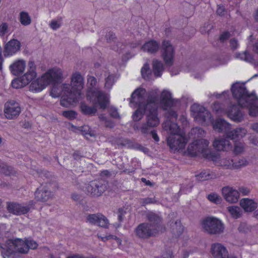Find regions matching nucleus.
I'll list each match as a JSON object with an SVG mask.
<instances>
[{
  "label": "nucleus",
  "instance_id": "nucleus-39",
  "mask_svg": "<svg viewBox=\"0 0 258 258\" xmlns=\"http://www.w3.org/2000/svg\"><path fill=\"white\" fill-rule=\"evenodd\" d=\"M229 212L232 215V216L237 219L240 217L241 215V209L237 206H230L227 208Z\"/></svg>",
  "mask_w": 258,
  "mask_h": 258
},
{
  "label": "nucleus",
  "instance_id": "nucleus-50",
  "mask_svg": "<svg viewBox=\"0 0 258 258\" xmlns=\"http://www.w3.org/2000/svg\"><path fill=\"white\" fill-rule=\"evenodd\" d=\"M62 114L70 119L75 118L77 115V113L73 110L63 111Z\"/></svg>",
  "mask_w": 258,
  "mask_h": 258
},
{
  "label": "nucleus",
  "instance_id": "nucleus-55",
  "mask_svg": "<svg viewBox=\"0 0 258 258\" xmlns=\"http://www.w3.org/2000/svg\"><path fill=\"white\" fill-rule=\"evenodd\" d=\"M210 175L209 173H207L206 172H202L197 176V178L199 180H206L210 178Z\"/></svg>",
  "mask_w": 258,
  "mask_h": 258
},
{
  "label": "nucleus",
  "instance_id": "nucleus-60",
  "mask_svg": "<svg viewBox=\"0 0 258 258\" xmlns=\"http://www.w3.org/2000/svg\"><path fill=\"white\" fill-rule=\"evenodd\" d=\"M134 148L137 150L142 151L145 153H148L149 152V149L141 145V144H136L134 146Z\"/></svg>",
  "mask_w": 258,
  "mask_h": 258
},
{
  "label": "nucleus",
  "instance_id": "nucleus-54",
  "mask_svg": "<svg viewBox=\"0 0 258 258\" xmlns=\"http://www.w3.org/2000/svg\"><path fill=\"white\" fill-rule=\"evenodd\" d=\"M28 70L27 72L28 73H36V66L35 64V62L33 60H30L28 64Z\"/></svg>",
  "mask_w": 258,
  "mask_h": 258
},
{
  "label": "nucleus",
  "instance_id": "nucleus-42",
  "mask_svg": "<svg viewBox=\"0 0 258 258\" xmlns=\"http://www.w3.org/2000/svg\"><path fill=\"white\" fill-rule=\"evenodd\" d=\"M197 146L195 144V142L190 144L187 148V152L188 154L191 156H196L199 154V150L197 149Z\"/></svg>",
  "mask_w": 258,
  "mask_h": 258
},
{
  "label": "nucleus",
  "instance_id": "nucleus-20",
  "mask_svg": "<svg viewBox=\"0 0 258 258\" xmlns=\"http://www.w3.org/2000/svg\"><path fill=\"white\" fill-rule=\"evenodd\" d=\"M222 192L226 201L230 203H236L239 198V194L238 190L229 186L222 188Z\"/></svg>",
  "mask_w": 258,
  "mask_h": 258
},
{
  "label": "nucleus",
  "instance_id": "nucleus-53",
  "mask_svg": "<svg viewBox=\"0 0 258 258\" xmlns=\"http://www.w3.org/2000/svg\"><path fill=\"white\" fill-rule=\"evenodd\" d=\"M126 211L123 208H119L117 212V218L119 224L118 226H119L120 223L122 222L124 219V215L126 214Z\"/></svg>",
  "mask_w": 258,
  "mask_h": 258
},
{
  "label": "nucleus",
  "instance_id": "nucleus-64",
  "mask_svg": "<svg viewBox=\"0 0 258 258\" xmlns=\"http://www.w3.org/2000/svg\"><path fill=\"white\" fill-rule=\"evenodd\" d=\"M238 192H239V194L240 193L243 196H246V195H247L249 193L250 190H249V189H248L247 187H245L244 186H241L239 188Z\"/></svg>",
  "mask_w": 258,
  "mask_h": 258
},
{
  "label": "nucleus",
  "instance_id": "nucleus-13",
  "mask_svg": "<svg viewBox=\"0 0 258 258\" xmlns=\"http://www.w3.org/2000/svg\"><path fill=\"white\" fill-rule=\"evenodd\" d=\"M174 49L170 42L164 40L162 42L161 54L166 66L170 67L173 63Z\"/></svg>",
  "mask_w": 258,
  "mask_h": 258
},
{
  "label": "nucleus",
  "instance_id": "nucleus-1",
  "mask_svg": "<svg viewBox=\"0 0 258 258\" xmlns=\"http://www.w3.org/2000/svg\"><path fill=\"white\" fill-rule=\"evenodd\" d=\"M231 92L239 106L248 109L249 114L253 117L258 115V97L255 94H249L243 84L236 83L232 85Z\"/></svg>",
  "mask_w": 258,
  "mask_h": 258
},
{
  "label": "nucleus",
  "instance_id": "nucleus-31",
  "mask_svg": "<svg viewBox=\"0 0 258 258\" xmlns=\"http://www.w3.org/2000/svg\"><path fill=\"white\" fill-rule=\"evenodd\" d=\"M196 146H197V149L199 150V154H202L203 156L207 155L208 154V147L209 144V142L208 140L204 139H201L197 140L195 141Z\"/></svg>",
  "mask_w": 258,
  "mask_h": 258
},
{
  "label": "nucleus",
  "instance_id": "nucleus-19",
  "mask_svg": "<svg viewBox=\"0 0 258 258\" xmlns=\"http://www.w3.org/2000/svg\"><path fill=\"white\" fill-rule=\"evenodd\" d=\"M211 253L214 258H229V253L226 248L219 243L211 245Z\"/></svg>",
  "mask_w": 258,
  "mask_h": 258
},
{
  "label": "nucleus",
  "instance_id": "nucleus-9",
  "mask_svg": "<svg viewBox=\"0 0 258 258\" xmlns=\"http://www.w3.org/2000/svg\"><path fill=\"white\" fill-rule=\"evenodd\" d=\"M35 203L33 200L23 204L10 202L7 203V208L10 213L13 214L17 215H24L28 213L30 209L34 208Z\"/></svg>",
  "mask_w": 258,
  "mask_h": 258
},
{
  "label": "nucleus",
  "instance_id": "nucleus-61",
  "mask_svg": "<svg viewBox=\"0 0 258 258\" xmlns=\"http://www.w3.org/2000/svg\"><path fill=\"white\" fill-rule=\"evenodd\" d=\"M109 114L113 118H119V114L115 108L111 107L109 109Z\"/></svg>",
  "mask_w": 258,
  "mask_h": 258
},
{
  "label": "nucleus",
  "instance_id": "nucleus-48",
  "mask_svg": "<svg viewBox=\"0 0 258 258\" xmlns=\"http://www.w3.org/2000/svg\"><path fill=\"white\" fill-rule=\"evenodd\" d=\"M114 83V76L113 75H109L105 79V87L106 88L110 89Z\"/></svg>",
  "mask_w": 258,
  "mask_h": 258
},
{
  "label": "nucleus",
  "instance_id": "nucleus-7",
  "mask_svg": "<svg viewBox=\"0 0 258 258\" xmlns=\"http://www.w3.org/2000/svg\"><path fill=\"white\" fill-rule=\"evenodd\" d=\"M80 91L71 87L69 84H63V93L61 96L60 104L61 106L68 107L78 101Z\"/></svg>",
  "mask_w": 258,
  "mask_h": 258
},
{
  "label": "nucleus",
  "instance_id": "nucleus-34",
  "mask_svg": "<svg viewBox=\"0 0 258 258\" xmlns=\"http://www.w3.org/2000/svg\"><path fill=\"white\" fill-rule=\"evenodd\" d=\"M163 70V64L161 61L157 59L153 61V71L155 77H160Z\"/></svg>",
  "mask_w": 258,
  "mask_h": 258
},
{
  "label": "nucleus",
  "instance_id": "nucleus-36",
  "mask_svg": "<svg viewBox=\"0 0 258 258\" xmlns=\"http://www.w3.org/2000/svg\"><path fill=\"white\" fill-rule=\"evenodd\" d=\"M235 57L250 63H253L254 61L252 55L247 51H245L243 53H236Z\"/></svg>",
  "mask_w": 258,
  "mask_h": 258
},
{
  "label": "nucleus",
  "instance_id": "nucleus-52",
  "mask_svg": "<svg viewBox=\"0 0 258 258\" xmlns=\"http://www.w3.org/2000/svg\"><path fill=\"white\" fill-rule=\"evenodd\" d=\"M61 19L62 18L60 17L59 18V21L54 20H52L49 24L50 28L53 30H56L59 28H60V27L61 26L60 22L61 21Z\"/></svg>",
  "mask_w": 258,
  "mask_h": 258
},
{
  "label": "nucleus",
  "instance_id": "nucleus-43",
  "mask_svg": "<svg viewBox=\"0 0 258 258\" xmlns=\"http://www.w3.org/2000/svg\"><path fill=\"white\" fill-rule=\"evenodd\" d=\"M100 215V214H89L87 217V220L91 224L97 225Z\"/></svg>",
  "mask_w": 258,
  "mask_h": 258
},
{
  "label": "nucleus",
  "instance_id": "nucleus-51",
  "mask_svg": "<svg viewBox=\"0 0 258 258\" xmlns=\"http://www.w3.org/2000/svg\"><path fill=\"white\" fill-rule=\"evenodd\" d=\"M156 202L155 198H146L141 199L140 203L142 206H145L146 205L154 204Z\"/></svg>",
  "mask_w": 258,
  "mask_h": 258
},
{
  "label": "nucleus",
  "instance_id": "nucleus-44",
  "mask_svg": "<svg viewBox=\"0 0 258 258\" xmlns=\"http://www.w3.org/2000/svg\"><path fill=\"white\" fill-rule=\"evenodd\" d=\"M207 198L210 202L217 204L220 203L222 200L221 198L215 193L209 194L208 195Z\"/></svg>",
  "mask_w": 258,
  "mask_h": 258
},
{
  "label": "nucleus",
  "instance_id": "nucleus-38",
  "mask_svg": "<svg viewBox=\"0 0 258 258\" xmlns=\"http://www.w3.org/2000/svg\"><path fill=\"white\" fill-rule=\"evenodd\" d=\"M20 21L23 25L27 26L31 24V19L27 12H21L20 13Z\"/></svg>",
  "mask_w": 258,
  "mask_h": 258
},
{
  "label": "nucleus",
  "instance_id": "nucleus-57",
  "mask_svg": "<svg viewBox=\"0 0 258 258\" xmlns=\"http://www.w3.org/2000/svg\"><path fill=\"white\" fill-rule=\"evenodd\" d=\"M8 25L6 23H3L0 26V36H4L7 32Z\"/></svg>",
  "mask_w": 258,
  "mask_h": 258
},
{
  "label": "nucleus",
  "instance_id": "nucleus-16",
  "mask_svg": "<svg viewBox=\"0 0 258 258\" xmlns=\"http://www.w3.org/2000/svg\"><path fill=\"white\" fill-rule=\"evenodd\" d=\"M167 141L169 147L174 150H179L184 148L187 143L186 138L179 134L169 135L167 138Z\"/></svg>",
  "mask_w": 258,
  "mask_h": 258
},
{
  "label": "nucleus",
  "instance_id": "nucleus-15",
  "mask_svg": "<svg viewBox=\"0 0 258 258\" xmlns=\"http://www.w3.org/2000/svg\"><path fill=\"white\" fill-rule=\"evenodd\" d=\"M5 114L9 119L17 118L21 112L19 104L14 100H10L6 103L5 105Z\"/></svg>",
  "mask_w": 258,
  "mask_h": 258
},
{
  "label": "nucleus",
  "instance_id": "nucleus-11",
  "mask_svg": "<svg viewBox=\"0 0 258 258\" xmlns=\"http://www.w3.org/2000/svg\"><path fill=\"white\" fill-rule=\"evenodd\" d=\"M158 232L159 229L152 228V225L147 222L140 224L135 229L136 236L144 239L155 236Z\"/></svg>",
  "mask_w": 258,
  "mask_h": 258
},
{
  "label": "nucleus",
  "instance_id": "nucleus-49",
  "mask_svg": "<svg viewBox=\"0 0 258 258\" xmlns=\"http://www.w3.org/2000/svg\"><path fill=\"white\" fill-rule=\"evenodd\" d=\"M0 168H1L2 172L6 175H8L12 173L13 168L6 164L2 163L0 165Z\"/></svg>",
  "mask_w": 258,
  "mask_h": 258
},
{
  "label": "nucleus",
  "instance_id": "nucleus-17",
  "mask_svg": "<svg viewBox=\"0 0 258 258\" xmlns=\"http://www.w3.org/2000/svg\"><path fill=\"white\" fill-rule=\"evenodd\" d=\"M239 105V104L231 105L226 111L228 117L236 122H240L244 119V113L242 111Z\"/></svg>",
  "mask_w": 258,
  "mask_h": 258
},
{
  "label": "nucleus",
  "instance_id": "nucleus-2",
  "mask_svg": "<svg viewBox=\"0 0 258 258\" xmlns=\"http://www.w3.org/2000/svg\"><path fill=\"white\" fill-rule=\"evenodd\" d=\"M157 95L153 93L149 94L146 102L145 109L147 110L146 121L141 125V133L144 136L148 135L150 129L157 126L159 124V119L157 113Z\"/></svg>",
  "mask_w": 258,
  "mask_h": 258
},
{
  "label": "nucleus",
  "instance_id": "nucleus-23",
  "mask_svg": "<svg viewBox=\"0 0 258 258\" xmlns=\"http://www.w3.org/2000/svg\"><path fill=\"white\" fill-rule=\"evenodd\" d=\"M226 138L216 139L213 142V146L217 151H227L231 148V144L229 140Z\"/></svg>",
  "mask_w": 258,
  "mask_h": 258
},
{
  "label": "nucleus",
  "instance_id": "nucleus-33",
  "mask_svg": "<svg viewBox=\"0 0 258 258\" xmlns=\"http://www.w3.org/2000/svg\"><path fill=\"white\" fill-rule=\"evenodd\" d=\"M94 105L93 106H90L84 102H81L80 104V108L83 114L87 115H94L97 112V108L95 105L97 104H95L93 102ZM99 105V104H98Z\"/></svg>",
  "mask_w": 258,
  "mask_h": 258
},
{
  "label": "nucleus",
  "instance_id": "nucleus-21",
  "mask_svg": "<svg viewBox=\"0 0 258 258\" xmlns=\"http://www.w3.org/2000/svg\"><path fill=\"white\" fill-rule=\"evenodd\" d=\"M52 192L45 186L38 187L35 192V199L39 202H46L52 198Z\"/></svg>",
  "mask_w": 258,
  "mask_h": 258
},
{
  "label": "nucleus",
  "instance_id": "nucleus-56",
  "mask_svg": "<svg viewBox=\"0 0 258 258\" xmlns=\"http://www.w3.org/2000/svg\"><path fill=\"white\" fill-rule=\"evenodd\" d=\"M106 39L108 43L114 42L116 39L114 33L111 32H108L106 35Z\"/></svg>",
  "mask_w": 258,
  "mask_h": 258
},
{
  "label": "nucleus",
  "instance_id": "nucleus-37",
  "mask_svg": "<svg viewBox=\"0 0 258 258\" xmlns=\"http://www.w3.org/2000/svg\"><path fill=\"white\" fill-rule=\"evenodd\" d=\"M37 73H31L27 72L25 74H24L21 78V81L22 85H26L28 84L30 82L33 81L34 79L36 77Z\"/></svg>",
  "mask_w": 258,
  "mask_h": 258
},
{
  "label": "nucleus",
  "instance_id": "nucleus-46",
  "mask_svg": "<svg viewBox=\"0 0 258 258\" xmlns=\"http://www.w3.org/2000/svg\"><path fill=\"white\" fill-rule=\"evenodd\" d=\"M220 164L226 168H233V159H222L220 161Z\"/></svg>",
  "mask_w": 258,
  "mask_h": 258
},
{
  "label": "nucleus",
  "instance_id": "nucleus-59",
  "mask_svg": "<svg viewBox=\"0 0 258 258\" xmlns=\"http://www.w3.org/2000/svg\"><path fill=\"white\" fill-rule=\"evenodd\" d=\"M231 36L230 33L228 31H225L222 33L220 36L219 39L221 42H224L227 40Z\"/></svg>",
  "mask_w": 258,
  "mask_h": 258
},
{
  "label": "nucleus",
  "instance_id": "nucleus-18",
  "mask_svg": "<svg viewBox=\"0 0 258 258\" xmlns=\"http://www.w3.org/2000/svg\"><path fill=\"white\" fill-rule=\"evenodd\" d=\"M17 244V247H19L21 253H26L28 252L30 248L34 249L38 246V244L36 241L33 240H23L20 238L13 239Z\"/></svg>",
  "mask_w": 258,
  "mask_h": 258
},
{
  "label": "nucleus",
  "instance_id": "nucleus-28",
  "mask_svg": "<svg viewBox=\"0 0 258 258\" xmlns=\"http://www.w3.org/2000/svg\"><path fill=\"white\" fill-rule=\"evenodd\" d=\"M159 48V44L155 40H151L145 43L142 47L144 51L150 54L156 53Z\"/></svg>",
  "mask_w": 258,
  "mask_h": 258
},
{
  "label": "nucleus",
  "instance_id": "nucleus-27",
  "mask_svg": "<svg viewBox=\"0 0 258 258\" xmlns=\"http://www.w3.org/2000/svg\"><path fill=\"white\" fill-rule=\"evenodd\" d=\"M84 79L83 77L79 73H75L73 74L71 78V87L78 89L80 91L83 87Z\"/></svg>",
  "mask_w": 258,
  "mask_h": 258
},
{
  "label": "nucleus",
  "instance_id": "nucleus-35",
  "mask_svg": "<svg viewBox=\"0 0 258 258\" xmlns=\"http://www.w3.org/2000/svg\"><path fill=\"white\" fill-rule=\"evenodd\" d=\"M170 226L172 233L175 235L179 236L182 233L183 227L181 225L180 221H172L170 224Z\"/></svg>",
  "mask_w": 258,
  "mask_h": 258
},
{
  "label": "nucleus",
  "instance_id": "nucleus-29",
  "mask_svg": "<svg viewBox=\"0 0 258 258\" xmlns=\"http://www.w3.org/2000/svg\"><path fill=\"white\" fill-rule=\"evenodd\" d=\"M161 102L164 106V109H167L173 105V99L171 97V94L164 90L161 95Z\"/></svg>",
  "mask_w": 258,
  "mask_h": 258
},
{
  "label": "nucleus",
  "instance_id": "nucleus-4",
  "mask_svg": "<svg viewBox=\"0 0 258 258\" xmlns=\"http://www.w3.org/2000/svg\"><path fill=\"white\" fill-rule=\"evenodd\" d=\"M96 83L97 80L94 77L88 76L87 84L89 86V89L87 93V98L95 104H99L100 107L104 109L107 107L108 99L104 93L95 88Z\"/></svg>",
  "mask_w": 258,
  "mask_h": 258
},
{
  "label": "nucleus",
  "instance_id": "nucleus-10",
  "mask_svg": "<svg viewBox=\"0 0 258 258\" xmlns=\"http://www.w3.org/2000/svg\"><path fill=\"white\" fill-rule=\"evenodd\" d=\"M107 183L103 180H93L90 181L86 186L87 194L92 197L101 196L107 189Z\"/></svg>",
  "mask_w": 258,
  "mask_h": 258
},
{
  "label": "nucleus",
  "instance_id": "nucleus-24",
  "mask_svg": "<svg viewBox=\"0 0 258 258\" xmlns=\"http://www.w3.org/2000/svg\"><path fill=\"white\" fill-rule=\"evenodd\" d=\"M163 129L166 131L170 135H176L179 133L180 128L178 125L174 122V121H171L170 119H166L162 123Z\"/></svg>",
  "mask_w": 258,
  "mask_h": 258
},
{
  "label": "nucleus",
  "instance_id": "nucleus-5",
  "mask_svg": "<svg viewBox=\"0 0 258 258\" xmlns=\"http://www.w3.org/2000/svg\"><path fill=\"white\" fill-rule=\"evenodd\" d=\"M213 128L218 132H225L226 138L230 139L232 140L241 138L246 134V130L243 127L236 128L230 131V124L222 118L216 120L215 123L213 124Z\"/></svg>",
  "mask_w": 258,
  "mask_h": 258
},
{
  "label": "nucleus",
  "instance_id": "nucleus-62",
  "mask_svg": "<svg viewBox=\"0 0 258 258\" xmlns=\"http://www.w3.org/2000/svg\"><path fill=\"white\" fill-rule=\"evenodd\" d=\"M148 135H151L152 138L156 142L159 141V137H158L156 131L155 130L150 129V131L149 132Z\"/></svg>",
  "mask_w": 258,
  "mask_h": 258
},
{
  "label": "nucleus",
  "instance_id": "nucleus-3",
  "mask_svg": "<svg viewBox=\"0 0 258 258\" xmlns=\"http://www.w3.org/2000/svg\"><path fill=\"white\" fill-rule=\"evenodd\" d=\"M60 71L57 68L48 70L41 78L33 81L30 85V90L38 92L41 91L51 82H57L60 79Z\"/></svg>",
  "mask_w": 258,
  "mask_h": 258
},
{
  "label": "nucleus",
  "instance_id": "nucleus-30",
  "mask_svg": "<svg viewBox=\"0 0 258 258\" xmlns=\"http://www.w3.org/2000/svg\"><path fill=\"white\" fill-rule=\"evenodd\" d=\"M240 206L245 211L250 212L257 208V203L249 199H243L240 202Z\"/></svg>",
  "mask_w": 258,
  "mask_h": 258
},
{
  "label": "nucleus",
  "instance_id": "nucleus-45",
  "mask_svg": "<svg viewBox=\"0 0 258 258\" xmlns=\"http://www.w3.org/2000/svg\"><path fill=\"white\" fill-rule=\"evenodd\" d=\"M191 134H194V138L203 137L205 134V131L201 127H196L191 130Z\"/></svg>",
  "mask_w": 258,
  "mask_h": 258
},
{
  "label": "nucleus",
  "instance_id": "nucleus-47",
  "mask_svg": "<svg viewBox=\"0 0 258 258\" xmlns=\"http://www.w3.org/2000/svg\"><path fill=\"white\" fill-rule=\"evenodd\" d=\"M108 224L109 222L108 219L104 216L101 214L97 225L102 227L107 228Z\"/></svg>",
  "mask_w": 258,
  "mask_h": 258
},
{
  "label": "nucleus",
  "instance_id": "nucleus-14",
  "mask_svg": "<svg viewBox=\"0 0 258 258\" xmlns=\"http://www.w3.org/2000/svg\"><path fill=\"white\" fill-rule=\"evenodd\" d=\"M6 247L1 251L3 258H21L19 255L21 250L13 239L7 241Z\"/></svg>",
  "mask_w": 258,
  "mask_h": 258
},
{
  "label": "nucleus",
  "instance_id": "nucleus-25",
  "mask_svg": "<svg viewBox=\"0 0 258 258\" xmlns=\"http://www.w3.org/2000/svg\"><path fill=\"white\" fill-rule=\"evenodd\" d=\"M60 71V73L61 74L60 79L59 81L57 82H51L50 83L52 84V87L50 91V95L53 98H56L59 97L61 93H63V84L60 85L62 81V74L60 69H57Z\"/></svg>",
  "mask_w": 258,
  "mask_h": 258
},
{
  "label": "nucleus",
  "instance_id": "nucleus-12",
  "mask_svg": "<svg viewBox=\"0 0 258 258\" xmlns=\"http://www.w3.org/2000/svg\"><path fill=\"white\" fill-rule=\"evenodd\" d=\"M190 110L193 113L196 120L200 123H206L210 121L211 113L205 107L198 104H194L190 107Z\"/></svg>",
  "mask_w": 258,
  "mask_h": 258
},
{
  "label": "nucleus",
  "instance_id": "nucleus-6",
  "mask_svg": "<svg viewBox=\"0 0 258 258\" xmlns=\"http://www.w3.org/2000/svg\"><path fill=\"white\" fill-rule=\"evenodd\" d=\"M146 90L142 88H139L135 90L132 94L130 98V103H135L138 105V108L134 112L132 117L135 121H138L142 119L144 113L147 112V110L145 109L146 103H143L145 98Z\"/></svg>",
  "mask_w": 258,
  "mask_h": 258
},
{
  "label": "nucleus",
  "instance_id": "nucleus-26",
  "mask_svg": "<svg viewBox=\"0 0 258 258\" xmlns=\"http://www.w3.org/2000/svg\"><path fill=\"white\" fill-rule=\"evenodd\" d=\"M25 67V62L24 60H18L12 64L10 69L14 75L19 76L23 74Z\"/></svg>",
  "mask_w": 258,
  "mask_h": 258
},
{
  "label": "nucleus",
  "instance_id": "nucleus-41",
  "mask_svg": "<svg viewBox=\"0 0 258 258\" xmlns=\"http://www.w3.org/2000/svg\"><path fill=\"white\" fill-rule=\"evenodd\" d=\"M247 161L243 158H235L233 159V168L238 169L247 165Z\"/></svg>",
  "mask_w": 258,
  "mask_h": 258
},
{
  "label": "nucleus",
  "instance_id": "nucleus-22",
  "mask_svg": "<svg viewBox=\"0 0 258 258\" xmlns=\"http://www.w3.org/2000/svg\"><path fill=\"white\" fill-rule=\"evenodd\" d=\"M21 43L17 39H13L9 41L5 45L4 55L5 56L12 55L20 49Z\"/></svg>",
  "mask_w": 258,
  "mask_h": 258
},
{
  "label": "nucleus",
  "instance_id": "nucleus-32",
  "mask_svg": "<svg viewBox=\"0 0 258 258\" xmlns=\"http://www.w3.org/2000/svg\"><path fill=\"white\" fill-rule=\"evenodd\" d=\"M147 218L149 222V224L152 225V228L159 229V225L161 222V218L156 214L150 212L147 214Z\"/></svg>",
  "mask_w": 258,
  "mask_h": 258
},
{
  "label": "nucleus",
  "instance_id": "nucleus-58",
  "mask_svg": "<svg viewBox=\"0 0 258 258\" xmlns=\"http://www.w3.org/2000/svg\"><path fill=\"white\" fill-rule=\"evenodd\" d=\"M177 117V114L176 112L172 110H170L168 112L167 119H170L171 121H174Z\"/></svg>",
  "mask_w": 258,
  "mask_h": 258
},
{
  "label": "nucleus",
  "instance_id": "nucleus-8",
  "mask_svg": "<svg viewBox=\"0 0 258 258\" xmlns=\"http://www.w3.org/2000/svg\"><path fill=\"white\" fill-rule=\"evenodd\" d=\"M205 231L210 234H219L223 232L224 225L219 219L214 217H208L202 223Z\"/></svg>",
  "mask_w": 258,
  "mask_h": 258
},
{
  "label": "nucleus",
  "instance_id": "nucleus-40",
  "mask_svg": "<svg viewBox=\"0 0 258 258\" xmlns=\"http://www.w3.org/2000/svg\"><path fill=\"white\" fill-rule=\"evenodd\" d=\"M141 73L143 77L147 80H149L151 77V71L149 66L145 64L141 70Z\"/></svg>",
  "mask_w": 258,
  "mask_h": 258
},
{
  "label": "nucleus",
  "instance_id": "nucleus-63",
  "mask_svg": "<svg viewBox=\"0 0 258 258\" xmlns=\"http://www.w3.org/2000/svg\"><path fill=\"white\" fill-rule=\"evenodd\" d=\"M230 46L233 50L236 49L238 46V41L235 38H232L230 40Z\"/></svg>",
  "mask_w": 258,
  "mask_h": 258
}]
</instances>
